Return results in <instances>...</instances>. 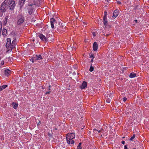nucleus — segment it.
<instances>
[{
	"label": "nucleus",
	"instance_id": "1",
	"mask_svg": "<svg viewBox=\"0 0 149 149\" xmlns=\"http://www.w3.org/2000/svg\"><path fill=\"white\" fill-rule=\"evenodd\" d=\"M17 43L16 39L15 38L13 40L12 43L10 38H8L7 39V42L6 44V47L7 49V52H11L12 50L15 47V45Z\"/></svg>",
	"mask_w": 149,
	"mask_h": 149
},
{
	"label": "nucleus",
	"instance_id": "2",
	"mask_svg": "<svg viewBox=\"0 0 149 149\" xmlns=\"http://www.w3.org/2000/svg\"><path fill=\"white\" fill-rule=\"evenodd\" d=\"M4 2L9 9L13 10L14 9L15 4L13 0H5Z\"/></svg>",
	"mask_w": 149,
	"mask_h": 149
},
{
	"label": "nucleus",
	"instance_id": "3",
	"mask_svg": "<svg viewBox=\"0 0 149 149\" xmlns=\"http://www.w3.org/2000/svg\"><path fill=\"white\" fill-rule=\"evenodd\" d=\"M55 29H56L58 32H60L61 31H65V27L64 26L63 23L59 22L58 24H56Z\"/></svg>",
	"mask_w": 149,
	"mask_h": 149
},
{
	"label": "nucleus",
	"instance_id": "4",
	"mask_svg": "<svg viewBox=\"0 0 149 149\" xmlns=\"http://www.w3.org/2000/svg\"><path fill=\"white\" fill-rule=\"evenodd\" d=\"M7 5L5 4L4 1L1 4L0 7V13L3 15L4 12H5L7 10L8 8Z\"/></svg>",
	"mask_w": 149,
	"mask_h": 149
},
{
	"label": "nucleus",
	"instance_id": "5",
	"mask_svg": "<svg viewBox=\"0 0 149 149\" xmlns=\"http://www.w3.org/2000/svg\"><path fill=\"white\" fill-rule=\"evenodd\" d=\"M18 21L17 24L18 25L22 24L24 21V17L21 15H18Z\"/></svg>",
	"mask_w": 149,
	"mask_h": 149
},
{
	"label": "nucleus",
	"instance_id": "6",
	"mask_svg": "<svg viewBox=\"0 0 149 149\" xmlns=\"http://www.w3.org/2000/svg\"><path fill=\"white\" fill-rule=\"evenodd\" d=\"M51 25L52 28H55V26H56V24H57L56 20L53 18H52L50 19Z\"/></svg>",
	"mask_w": 149,
	"mask_h": 149
},
{
	"label": "nucleus",
	"instance_id": "7",
	"mask_svg": "<svg viewBox=\"0 0 149 149\" xmlns=\"http://www.w3.org/2000/svg\"><path fill=\"white\" fill-rule=\"evenodd\" d=\"M42 41L47 42L48 41V39L45 36L42 34L38 35Z\"/></svg>",
	"mask_w": 149,
	"mask_h": 149
},
{
	"label": "nucleus",
	"instance_id": "8",
	"mask_svg": "<svg viewBox=\"0 0 149 149\" xmlns=\"http://www.w3.org/2000/svg\"><path fill=\"white\" fill-rule=\"evenodd\" d=\"M33 5V4H31L29 5V7L28 8V12L30 15L32 13L33 11V8L32 7Z\"/></svg>",
	"mask_w": 149,
	"mask_h": 149
},
{
	"label": "nucleus",
	"instance_id": "9",
	"mask_svg": "<svg viewBox=\"0 0 149 149\" xmlns=\"http://www.w3.org/2000/svg\"><path fill=\"white\" fill-rule=\"evenodd\" d=\"M87 86V83L85 81H84L82 83L81 86L80 87V88L81 89H84Z\"/></svg>",
	"mask_w": 149,
	"mask_h": 149
},
{
	"label": "nucleus",
	"instance_id": "10",
	"mask_svg": "<svg viewBox=\"0 0 149 149\" xmlns=\"http://www.w3.org/2000/svg\"><path fill=\"white\" fill-rule=\"evenodd\" d=\"M119 11L118 10H115L113 13V17L114 18H115L118 15Z\"/></svg>",
	"mask_w": 149,
	"mask_h": 149
},
{
	"label": "nucleus",
	"instance_id": "11",
	"mask_svg": "<svg viewBox=\"0 0 149 149\" xmlns=\"http://www.w3.org/2000/svg\"><path fill=\"white\" fill-rule=\"evenodd\" d=\"M93 49L94 51H97L98 48V45L97 43L96 42H95L93 45Z\"/></svg>",
	"mask_w": 149,
	"mask_h": 149
},
{
	"label": "nucleus",
	"instance_id": "12",
	"mask_svg": "<svg viewBox=\"0 0 149 149\" xmlns=\"http://www.w3.org/2000/svg\"><path fill=\"white\" fill-rule=\"evenodd\" d=\"M34 2V5L38 6H39L40 5V2L41 0H33Z\"/></svg>",
	"mask_w": 149,
	"mask_h": 149
},
{
	"label": "nucleus",
	"instance_id": "13",
	"mask_svg": "<svg viewBox=\"0 0 149 149\" xmlns=\"http://www.w3.org/2000/svg\"><path fill=\"white\" fill-rule=\"evenodd\" d=\"M67 136L69 137L71 139L74 138L75 137V135L74 133H72L70 134H68Z\"/></svg>",
	"mask_w": 149,
	"mask_h": 149
},
{
	"label": "nucleus",
	"instance_id": "14",
	"mask_svg": "<svg viewBox=\"0 0 149 149\" xmlns=\"http://www.w3.org/2000/svg\"><path fill=\"white\" fill-rule=\"evenodd\" d=\"M103 20L104 24L105 26H106L107 22V17H106V15H105L104 16V17L103 18Z\"/></svg>",
	"mask_w": 149,
	"mask_h": 149
},
{
	"label": "nucleus",
	"instance_id": "15",
	"mask_svg": "<svg viewBox=\"0 0 149 149\" xmlns=\"http://www.w3.org/2000/svg\"><path fill=\"white\" fill-rule=\"evenodd\" d=\"M8 17V16H6L5 18L4 19L3 24L4 26H5L7 23V21Z\"/></svg>",
	"mask_w": 149,
	"mask_h": 149
},
{
	"label": "nucleus",
	"instance_id": "16",
	"mask_svg": "<svg viewBox=\"0 0 149 149\" xmlns=\"http://www.w3.org/2000/svg\"><path fill=\"white\" fill-rule=\"evenodd\" d=\"M25 0H19V4L21 6H22L24 4Z\"/></svg>",
	"mask_w": 149,
	"mask_h": 149
},
{
	"label": "nucleus",
	"instance_id": "17",
	"mask_svg": "<svg viewBox=\"0 0 149 149\" xmlns=\"http://www.w3.org/2000/svg\"><path fill=\"white\" fill-rule=\"evenodd\" d=\"M31 59H32V63H34L35 61L38 60V59H37V57L36 55L34 56L31 58Z\"/></svg>",
	"mask_w": 149,
	"mask_h": 149
},
{
	"label": "nucleus",
	"instance_id": "18",
	"mask_svg": "<svg viewBox=\"0 0 149 149\" xmlns=\"http://www.w3.org/2000/svg\"><path fill=\"white\" fill-rule=\"evenodd\" d=\"M11 105L13 107L14 109H16L18 106V104L15 103L14 102H13L12 103Z\"/></svg>",
	"mask_w": 149,
	"mask_h": 149
},
{
	"label": "nucleus",
	"instance_id": "19",
	"mask_svg": "<svg viewBox=\"0 0 149 149\" xmlns=\"http://www.w3.org/2000/svg\"><path fill=\"white\" fill-rule=\"evenodd\" d=\"M10 71L9 69H6L4 70V72L6 75L8 76L9 74Z\"/></svg>",
	"mask_w": 149,
	"mask_h": 149
},
{
	"label": "nucleus",
	"instance_id": "20",
	"mask_svg": "<svg viewBox=\"0 0 149 149\" xmlns=\"http://www.w3.org/2000/svg\"><path fill=\"white\" fill-rule=\"evenodd\" d=\"M7 33V30L6 29H3L2 31V34L3 36H5Z\"/></svg>",
	"mask_w": 149,
	"mask_h": 149
},
{
	"label": "nucleus",
	"instance_id": "21",
	"mask_svg": "<svg viewBox=\"0 0 149 149\" xmlns=\"http://www.w3.org/2000/svg\"><path fill=\"white\" fill-rule=\"evenodd\" d=\"M136 76V74L134 72H132L130 74V77L131 78L134 77Z\"/></svg>",
	"mask_w": 149,
	"mask_h": 149
},
{
	"label": "nucleus",
	"instance_id": "22",
	"mask_svg": "<svg viewBox=\"0 0 149 149\" xmlns=\"http://www.w3.org/2000/svg\"><path fill=\"white\" fill-rule=\"evenodd\" d=\"M36 55L37 57V59H38V60L43 59V57H42V56L41 55Z\"/></svg>",
	"mask_w": 149,
	"mask_h": 149
},
{
	"label": "nucleus",
	"instance_id": "23",
	"mask_svg": "<svg viewBox=\"0 0 149 149\" xmlns=\"http://www.w3.org/2000/svg\"><path fill=\"white\" fill-rule=\"evenodd\" d=\"M94 68L92 66V64H91L89 69V71L90 72H92Z\"/></svg>",
	"mask_w": 149,
	"mask_h": 149
},
{
	"label": "nucleus",
	"instance_id": "24",
	"mask_svg": "<svg viewBox=\"0 0 149 149\" xmlns=\"http://www.w3.org/2000/svg\"><path fill=\"white\" fill-rule=\"evenodd\" d=\"M89 55V56H90L89 57L90 58H94L93 55L92 54V52H90Z\"/></svg>",
	"mask_w": 149,
	"mask_h": 149
},
{
	"label": "nucleus",
	"instance_id": "25",
	"mask_svg": "<svg viewBox=\"0 0 149 149\" xmlns=\"http://www.w3.org/2000/svg\"><path fill=\"white\" fill-rule=\"evenodd\" d=\"M66 138L67 142H69V141H70V140H71L69 137L67 136H66Z\"/></svg>",
	"mask_w": 149,
	"mask_h": 149
},
{
	"label": "nucleus",
	"instance_id": "26",
	"mask_svg": "<svg viewBox=\"0 0 149 149\" xmlns=\"http://www.w3.org/2000/svg\"><path fill=\"white\" fill-rule=\"evenodd\" d=\"M135 137V134H133V136L131 137L130 139V141H132L133 140V139H134V138Z\"/></svg>",
	"mask_w": 149,
	"mask_h": 149
},
{
	"label": "nucleus",
	"instance_id": "27",
	"mask_svg": "<svg viewBox=\"0 0 149 149\" xmlns=\"http://www.w3.org/2000/svg\"><path fill=\"white\" fill-rule=\"evenodd\" d=\"M110 101H111V99L110 98H107L106 100V101L107 102V103H110Z\"/></svg>",
	"mask_w": 149,
	"mask_h": 149
},
{
	"label": "nucleus",
	"instance_id": "28",
	"mask_svg": "<svg viewBox=\"0 0 149 149\" xmlns=\"http://www.w3.org/2000/svg\"><path fill=\"white\" fill-rule=\"evenodd\" d=\"M95 109L96 108V110L97 111H98L99 109V105H96V106L95 108Z\"/></svg>",
	"mask_w": 149,
	"mask_h": 149
},
{
	"label": "nucleus",
	"instance_id": "29",
	"mask_svg": "<svg viewBox=\"0 0 149 149\" xmlns=\"http://www.w3.org/2000/svg\"><path fill=\"white\" fill-rule=\"evenodd\" d=\"M74 140L70 141V144L72 145L74 143Z\"/></svg>",
	"mask_w": 149,
	"mask_h": 149
},
{
	"label": "nucleus",
	"instance_id": "30",
	"mask_svg": "<svg viewBox=\"0 0 149 149\" xmlns=\"http://www.w3.org/2000/svg\"><path fill=\"white\" fill-rule=\"evenodd\" d=\"M8 86L6 85H3V86H2V87L3 88V89L5 88L6 87H7Z\"/></svg>",
	"mask_w": 149,
	"mask_h": 149
},
{
	"label": "nucleus",
	"instance_id": "31",
	"mask_svg": "<svg viewBox=\"0 0 149 149\" xmlns=\"http://www.w3.org/2000/svg\"><path fill=\"white\" fill-rule=\"evenodd\" d=\"M1 24H0V36H1V28H2V25L1 24Z\"/></svg>",
	"mask_w": 149,
	"mask_h": 149
},
{
	"label": "nucleus",
	"instance_id": "32",
	"mask_svg": "<svg viewBox=\"0 0 149 149\" xmlns=\"http://www.w3.org/2000/svg\"><path fill=\"white\" fill-rule=\"evenodd\" d=\"M108 96L110 98H111V94H107V96H106V97H108Z\"/></svg>",
	"mask_w": 149,
	"mask_h": 149
},
{
	"label": "nucleus",
	"instance_id": "33",
	"mask_svg": "<svg viewBox=\"0 0 149 149\" xmlns=\"http://www.w3.org/2000/svg\"><path fill=\"white\" fill-rule=\"evenodd\" d=\"M77 149H82L81 147V146H78L77 147Z\"/></svg>",
	"mask_w": 149,
	"mask_h": 149
},
{
	"label": "nucleus",
	"instance_id": "34",
	"mask_svg": "<svg viewBox=\"0 0 149 149\" xmlns=\"http://www.w3.org/2000/svg\"><path fill=\"white\" fill-rule=\"evenodd\" d=\"M127 98L125 97H124L123 98V101H124V102H125L127 100Z\"/></svg>",
	"mask_w": 149,
	"mask_h": 149
},
{
	"label": "nucleus",
	"instance_id": "35",
	"mask_svg": "<svg viewBox=\"0 0 149 149\" xmlns=\"http://www.w3.org/2000/svg\"><path fill=\"white\" fill-rule=\"evenodd\" d=\"M1 64L2 65H3L4 64V61H2L1 63Z\"/></svg>",
	"mask_w": 149,
	"mask_h": 149
},
{
	"label": "nucleus",
	"instance_id": "36",
	"mask_svg": "<svg viewBox=\"0 0 149 149\" xmlns=\"http://www.w3.org/2000/svg\"><path fill=\"white\" fill-rule=\"evenodd\" d=\"M3 88L2 87V86H0V91H1L2 90H3Z\"/></svg>",
	"mask_w": 149,
	"mask_h": 149
},
{
	"label": "nucleus",
	"instance_id": "37",
	"mask_svg": "<svg viewBox=\"0 0 149 149\" xmlns=\"http://www.w3.org/2000/svg\"><path fill=\"white\" fill-rule=\"evenodd\" d=\"M51 92V91H48V92H47L46 93H45V94H49Z\"/></svg>",
	"mask_w": 149,
	"mask_h": 149
},
{
	"label": "nucleus",
	"instance_id": "38",
	"mask_svg": "<svg viewBox=\"0 0 149 149\" xmlns=\"http://www.w3.org/2000/svg\"><path fill=\"white\" fill-rule=\"evenodd\" d=\"M117 3L118 4H120L121 3V2L119 1H118Z\"/></svg>",
	"mask_w": 149,
	"mask_h": 149
},
{
	"label": "nucleus",
	"instance_id": "39",
	"mask_svg": "<svg viewBox=\"0 0 149 149\" xmlns=\"http://www.w3.org/2000/svg\"><path fill=\"white\" fill-rule=\"evenodd\" d=\"M121 143L122 144H124L125 143V142L124 141H122Z\"/></svg>",
	"mask_w": 149,
	"mask_h": 149
},
{
	"label": "nucleus",
	"instance_id": "40",
	"mask_svg": "<svg viewBox=\"0 0 149 149\" xmlns=\"http://www.w3.org/2000/svg\"><path fill=\"white\" fill-rule=\"evenodd\" d=\"M50 87H51V85H49V88H48V89L49 90H51Z\"/></svg>",
	"mask_w": 149,
	"mask_h": 149
},
{
	"label": "nucleus",
	"instance_id": "41",
	"mask_svg": "<svg viewBox=\"0 0 149 149\" xmlns=\"http://www.w3.org/2000/svg\"><path fill=\"white\" fill-rule=\"evenodd\" d=\"M124 149H128L127 147L126 146H124Z\"/></svg>",
	"mask_w": 149,
	"mask_h": 149
},
{
	"label": "nucleus",
	"instance_id": "42",
	"mask_svg": "<svg viewBox=\"0 0 149 149\" xmlns=\"http://www.w3.org/2000/svg\"><path fill=\"white\" fill-rule=\"evenodd\" d=\"M107 12L106 11H105L104 12V16L105 15H106V17H107Z\"/></svg>",
	"mask_w": 149,
	"mask_h": 149
},
{
	"label": "nucleus",
	"instance_id": "43",
	"mask_svg": "<svg viewBox=\"0 0 149 149\" xmlns=\"http://www.w3.org/2000/svg\"><path fill=\"white\" fill-rule=\"evenodd\" d=\"M93 35L94 36H95V33H93Z\"/></svg>",
	"mask_w": 149,
	"mask_h": 149
},
{
	"label": "nucleus",
	"instance_id": "44",
	"mask_svg": "<svg viewBox=\"0 0 149 149\" xmlns=\"http://www.w3.org/2000/svg\"><path fill=\"white\" fill-rule=\"evenodd\" d=\"M91 62H93V58H92L91 60Z\"/></svg>",
	"mask_w": 149,
	"mask_h": 149
},
{
	"label": "nucleus",
	"instance_id": "45",
	"mask_svg": "<svg viewBox=\"0 0 149 149\" xmlns=\"http://www.w3.org/2000/svg\"><path fill=\"white\" fill-rule=\"evenodd\" d=\"M81 143H79V145L78 146H81Z\"/></svg>",
	"mask_w": 149,
	"mask_h": 149
},
{
	"label": "nucleus",
	"instance_id": "46",
	"mask_svg": "<svg viewBox=\"0 0 149 149\" xmlns=\"http://www.w3.org/2000/svg\"><path fill=\"white\" fill-rule=\"evenodd\" d=\"M70 141H69V142H68L67 143L68 144H70Z\"/></svg>",
	"mask_w": 149,
	"mask_h": 149
},
{
	"label": "nucleus",
	"instance_id": "47",
	"mask_svg": "<svg viewBox=\"0 0 149 149\" xmlns=\"http://www.w3.org/2000/svg\"><path fill=\"white\" fill-rule=\"evenodd\" d=\"M104 34V36L106 35L107 36H109V34H106V35H105V34Z\"/></svg>",
	"mask_w": 149,
	"mask_h": 149
},
{
	"label": "nucleus",
	"instance_id": "48",
	"mask_svg": "<svg viewBox=\"0 0 149 149\" xmlns=\"http://www.w3.org/2000/svg\"><path fill=\"white\" fill-rule=\"evenodd\" d=\"M135 22H136L137 23V22L138 21L137 20H135Z\"/></svg>",
	"mask_w": 149,
	"mask_h": 149
},
{
	"label": "nucleus",
	"instance_id": "49",
	"mask_svg": "<svg viewBox=\"0 0 149 149\" xmlns=\"http://www.w3.org/2000/svg\"><path fill=\"white\" fill-rule=\"evenodd\" d=\"M101 132V130H99L98 131V132L100 133V132Z\"/></svg>",
	"mask_w": 149,
	"mask_h": 149
},
{
	"label": "nucleus",
	"instance_id": "50",
	"mask_svg": "<svg viewBox=\"0 0 149 149\" xmlns=\"http://www.w3.org/2000/svg\"><path fill=\"white\" fill-rule=\"evenodd\" d=\"M133 149H136V148H133Z\"/></svg>",
	"mask_w": 149,
	"mask_h": 149
},
{
	"label": "nucleus",
	"instance_id": "51",
	"mask_svg": "<svg viewBox=\"0 0 149 149\" xmlns=\"http://www.w3.org/2000/svg\"><path fill=\"white\" fill-rule=\"evenodd\" d=\"M1 57H0V60H1Z\"/></svg>",
	"mask_w": 149,
	"mask_h": 149
},
{
	"label": "nucleus",
	"instance_id": "52",
	"mask_svg": "<svg viewBox=\"0 0 149 149\" xmlns=\"http://www.w3.org/2000/svg\"><path fill=\"white\" fill-rule=\"evenodd\" d=\"M68 90H70V88H68Z\"/></svg>",
	"mask_w": 149,
	"mask_h": 149
},
{
	"label": "nucleus",
	"instance_id": "53",
	"mask_svg": "<svg viewBox=\"0 0 149 149\" xmlns=\"http://www.w3.org/2000/svg\"><path fill=\"white\" fill-rule=\"evenodd\" d=\"M95 130V129H94V130Z\"/></svg>",
	"mask_w": 149,
	"mask_h": 149
},
{
	"label": "nucleus",
	"instance_id": "54",
	"mask_svg": "<svg viewBox=\"0 0 149 149\" xmlns=\"http://www.w3.org/2000/svg\"><path fill=\"white\" fill-rule=\"evenodd\" d=\"M95 130V129H94V130Z\"/></svg>",
	"mask_w": 149,
	"mask_h": 149
}]
</instances>
